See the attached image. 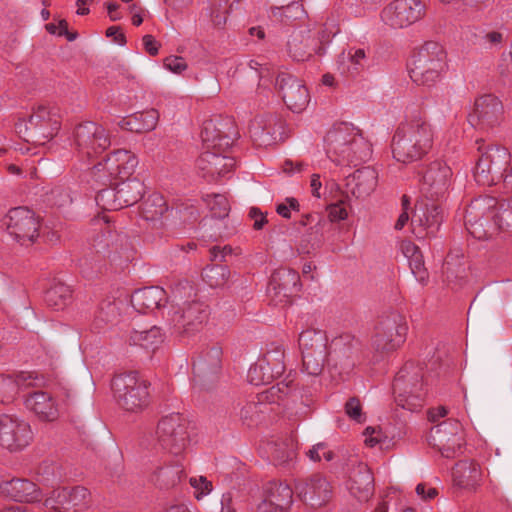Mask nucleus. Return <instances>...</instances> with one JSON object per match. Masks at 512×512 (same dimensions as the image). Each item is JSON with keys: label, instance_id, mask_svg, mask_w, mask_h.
Masks as SVG:
<instances>
[{"label": "nucleus", "instance_id": "obj_1", "mask_svg": "<svg viewBox=\"0 0 512 512\" xmlns=\"http://www.w3.org/2000/svg\"><path fill=\"white\" fill-rule=\"evenodd\" d=\"M468 232L479 240L491 238L499 231L512 232V198L497 201L492 196H480L465 212Z\"/></svg>", "mask_w": 512, "mask_h": 512}, {"label": "nucleus", "instance_id": "obj_2", "mask_svg": "<svg viewBox=\"0 0 512 512\" xmlns=\"http://www.w3.org/2000/svg\"><path fill=\"white\" fill-rule=\"evenodd\" d=\"M433 145V130L422 117H415L397 128L392 139L393 158L400 163L409 164L421 160L429 153Z\"/></svg>", "mask_w": 512, "mask_h": 512}, {"label": "nucleus", "instance_id": "obj_3", "mask_svg": "<svg viewBox=\"0 0 512 512\" xmlns=\"http://www.w3.org/2000/svg\"><path fill=\"white\" fill-rule=\"evenodd\" d=\"M328 157L337 164H354L371 156V145L360 130L348 123H340L330 129L325 137Z\"/></svg>", "mask_w": 512, "mask_h": 512}, {"label": "nucleus", "instance_id": "obj_4", "mask_svg": "<svg viewBox=\"0 0 512 512\" xmlns=\"http://www.w3.org/2000/svg\"><path fill=\"white\" fill-rule=\"evenodd\" d=\"M62 123L60 108L54 104H39L33 107L28 118L15 124L17 133L27 142L44 145L59 132Z\"/></svg>", "mask_w": 512, "mask_h": 512}, {"label": "nucleus", "instance_id": "obj_5", "mask_svg": "<svg viewBox=\"0 0 512 512\" xmlns=\"http://www.w3.org/2000/svg\"><path fill=\"white\" fill-rule=\"evenodd\" d=\"M150 382L138 372L115 375L111 389L117 404L126 412L140 413L150 404Z\"/></svg>", "mask_w": 512, "mask_h": 512}, {"label": "nucleus", "instance_id": "obj_6", "mask_svg": "<svg viewBox=\"0 0 512 512\" xmlns=\"http://www.w3.org/2000/svg\"><path fill=\"white\" fill-rule=\"evenodd\" d=\"M445 68L446 52L443 46L429 41L412 56L409 74L417 85L431 87L440 80Z\"/></svg>", "mask_w": 512, "mask_h": 512}, {"label": "nucleus", "instance_id": "obj_7", "mask_svg": "<svg viewBox=\"0 0 512 512\" xmlns=\"http://www.w3.org/2000/svg\"><path fill=\"white\" fill-rule=\"evenodd\" d=\"M480 156L477 160L474 177L478 184L492 186L504 183L508 173L511 155L501 146L487 145L484 141H477Z\"/></svg>", "mask_w": 512, "mask_h": 512}, {"label": "nucleus", "instance_id": "obj_8", "mask_svg": "<svg viewBox=\"0 0 512 512\" xmlns=\"http://www.w3.org/2000/svg\"><path fill=\"white\" fill-rule=\"evenodd\" d=\"M393 391L398 406L409 411L421 408L425 396L422 368L406 363L395 376Z\"/></svg>", "mask_w": 512, "mask_h": 512}, {"label": "nucleus", "instance_id": "obj_9", "mask_svg": "<svg viewBox=\"0 0 512 512\" xmlns=\"http://www.w3.org/2000/svg\"><path fill=\"white\" fill-rule=\"evenodd\" d=\"M364 360L361 342L351 335H341L330 346L328 362L333 373L341 379L349 376L354 368Z\"/></svg>", "mask_w": 512, "mask_h": 512}, {"label": "nucleus", "instance_id": "obj_10", "mask_svg": "<svg viewBox=\"0 0 512 512\" xmlns=\"http://www.w3.org/2000/svg\"><path fill=\"white\" fill-rule=\"evenodd\" d=\"M407 331L405 317L393 312L379 320L371 339V346L379 353L395 351L405 342Z\"/></svg>", "mask_w": 512, "mask_h": 512}, {"label": "nucleus", "instance_id": "obj_11", "mask_svg": "<svg viewBox=\"0 0 512 512\" xmlns=\"http://www.w3.org/2000/svg\"><path fill=\"white\" fill-rule=\"evenodd\" d=\"M304 370L312 376L322 373L327 361V337L321 330L307 329L299 335Z\"/></svg>", "mask_w": 512, "mask_h": 512}, {"label": "nucleus", "instance_id": "obj_12", "mask_svg": "<svg viewBox=\"0 0 512 512\" xmlns=\"http://www.w3.org/2000/svg\"><path fill=\"white\" fill-rule=\"evenodd\" d=\"M74 148L82 158H92L104 152L111 140L108 131L100 124L86 121L77 125L73 133Z\"/></svg>", "mask_w": 512, "mask_h": 512}, {"label": "nucleus", "instance_id": "obj_13", "mask_svg": "<svg viewBox=\"0 0 512 512\" xmlns=\"http://www.w3.org/2000/svg\"><path fill=\"white\" fill-rule=\"evenodd\" d=\"M156 434L162 448L175 456L181 455L189 444L188 422L180 414L163 417Z\"/></svg>", "mask_w": 512, "mask_h": 512}, {"label": "nucleus", "instance_id": "obj_14", "mask_svg": "<svg viewBox=\"0 0 512 512\" xmlns=\"http://www.w3.org/2000/svg\"><path fill=\"white\" fill-rule=\"evenodd\" d=\"M8 233L21 245L32 244L39 236V219L27 207L11 209L5 217Z\"/></svg>", "mask_w": 512, "mask_h": 512}, {"label": "nucleus", "instance_id": "obj_15", "mask_svg": "<svg viewBox=\"0 0 512 512\" xmlns=\"http://www.w3.org/2000/svg\"><path fill=\"white\" fill-rule=\"evenodd\" d=\"M425 11L420 0H394L383 8L381 19L393 29H402L422 19Z\"/></svg>", "mask_w": 512, "mask_h": 512}, {"label": "nucleus", "instance_id": "obj_16", "mask_svg": "<svg viewBox=\"0 0 512 512\" xmlns=\"http://www.w3.org/2000/svg\"><path fill=\"white\" fill-rule=\"evenodd\" d=\"M91 504V493L83 486L57 488L45 500V506L57 512H83Z\"/></svg>", "mask_w": 512, "mask_h": 512}, {"label": "nucleus", "instance_id": "obj_17", "mask_svg": "<svg viewBox=\"0 0 512 512\" xmlns=\"http://www.w3.org/2000/svg\"><path fill=\"white\" fill-rule=\"evenodd\" d=\"M452 169L443 161L431 162L423 172L420 189L426 199L441 200L452 184Z\"/></svg>", "mask_w": 512, "mask_h": 512}, {"label": "nucleus", "instance_id": "obj_18", "mask_svg": "<svg viewBox=\"0 0 512 512\" xmlns=\"http://www.w3.org/2000/svg\"><path fill=\"white\" fill-rule=\"evenodd\" d=\"M275 88L286 107L294 113L304 111L310 102V93L305 83L290 73H279Z\"/></svg>", "mask_w": 512, "mask_h": 512}, {"label": "nucleus", "instance_id": "obj_19", "mask_svg": "<svg viewBox=\"0 0 512 512\" xmlns=\"http://www.w3.org/2000/svg\"><path fill=\"white\" fill-rule=\"evenodd\" d=\"M443 221V208L437 200H422L415 205L411 218L412 232L417 238L434 236Z\"/></svg>", "mask_w": 512, "mask_h": 512}, {"label": "nucleus", "instance_id": "obj_20", "mask_svg": "<svg viewBox=\"0 0 512 512\" xmlns=\"http://www.w3.org/2000/svg\"><path fill=\"white\" fill-rule=\"evenodd\" d=\"M33 440L28 422L8 414L0 416V446L9 451H20Z\"/></svg>", "mask_w": 512, "mask_h": 512}, {"label": "nucleus", "instance_id": "obj_21", "mask_svg": "<svg viewBox=\"0 0 512 512\" xmlns=\"http://www.w3.org/2000/svg\"><path fill=\"white\" fill-rule=\"evenodd\" d=\"M503 118L502 102L494 95H483L476 99L474 110L469 115V122L472 126L488 130L498 126Z\"/></svg>", "mask_w": 512, "mask_h": 512}, {"label": "nucleus", "instance_id": "obj_22", "mask_svg": "<svg viewBox=\"0 0 512 512\" xmlns=\"http://www.w3.org/2000/svg\"><path fill=\"white\" fill-rule=\"evenodd\" d=\"M431 439L444 457L452 458L463 443L462 425L455 419L444 421L431 429Z\"/></svg>", "mask_w": 512, "mask_h": 512}, {"label": "nucleus", "instance_id": "obj_23", "mask_svg": "<svg viewBox=\"0 0 512 512\" xmlns=\"http://www.w3.org/2000/svg\"><path fill=\"white\" fill-rule=\"evenodd\" d=\"M128 246L126 235L113 231L108 227L98 234L92 243L94 252L112 263H117L122 258H129Z\"/></svg>", "mask_w": 512, "mask_h": 512}, {"label": "nucleus", "instance_id": "obj_24", "mask_svg": "<svg viewBox=\"0 0 512 512\" xmlns=\"http://www.w3.org/2000/svg\"><path fill=\"white\" fill-rule=\"evenodd\" d=\"M208 307L202 302L187 303L181 311H176L172 317L175 328L179 333L192 335L203 328L208 319Z\"/></svg>", "mask_w": 512, "mask_h": 512}, {"label": "nucleus", "instance_id": "obj_25", "mask_svg": "<svg viewBox=\"0 0 512 512\" xmlns=\"http://www.w3.org/2000/svg\"><path fill=\"white\" fill-rule=\"evenodd\" d=\"M296 492L302 501L316 508L329 501L332 489L325 477L314 474L305 480H300L296 484Z\"/></svg>", "mask_w": 512, "mask_h": 512}, {"label": "nucleus", "instance_id": "obj_26", "mask_svg": "<svg viewBox=\"0 0 512 512\" xmlns=\"http://www.w3.org/2000/svg\"><path fill=\"white\" fill-rule=\"evenodd\" d=\"M236 165L235 159L229 155V150H205L197 159V167L204 177L215 180L230 173Z\"/></svg>", "mask_w": 512, "mask_h": 512}, {"label": "nucleus", "instance_id": "obj_27", "mask_svg": "<svg viewBox=\"0 0 512 512\" xmlns=\"http://www.w3.org/2000/svg\"><path fill=\"white\" fill-rule=\"evenodd\" d=\"M347 488L351 495L360 501H366L373 493L374 477L367 464L351 461Z\"/></svg>", "mask_w": 512, "mask_h": 512}, {"label": "nucleus", "instance_id": "obj_28", "mask_svg": "<svg viewBox=\"0 0 512 512\" xmlns=\"http://www.w3.org/2000/svg\"><path fill=\"white\" fill-rule=\"evenodd\" d=\"M232 129V124L228 122L224 123L214 119L205 121L201 131L205 150H229L233 142L230 132Z\"/></svg>", "mask_w": 512, "mask_h": 512}, {"label": "nucleus", "instance_id": "obj_29", "mask_svg": "<svg viewBox=\"0 0 512 512\" xmlns=\"http://www.w3.org/2000/svg\"><path fill=\"white\" fill-rule=\"evenodd\" d=\"M293 503V490L284 482L271 481L265 490V499L259 505L262 512H287Z\"/></svg>", "mask_w": 512, "mask_h": 512}, {"label": "nucleus", "instance_id": "obj_30", "mask_svg": "<svg viewBox=\"0 0 512 512\" xmlns=\"http://www.w3.org/2000/svg\"><path fill=\"white\" fill-rule=\"evenodd\" d=\"M26 408L40 421L53 422L59 417L58 405L53 396L45 391L30 393L25 399Z\"/></svg>", "mask_w": 512, "mask_h": 512}, {"label": "nucleus", "instance_id": "obj_31", "mask_svg": "<svg viewBox=\"0 0 512 512\" xmlns=\"http://www.w3.org/2000/svg\"><path fill=\"white\" fill-rule=\"evenodd\" d=\"M378 183V173L372 167H363L346 178L347 192L356 198H366L375 190Z\"/></svg>", "mask_w": 512, "mask_h": 512}, {"label": "nucleus", "instance_id": "obj_32", "mask_svg": "<svg viewBox=\"0 0 512 512\" xmlns=\"http://www.w3.org/2000/svg\"><path fill=\"white\" fill-rule=\"evenodd\" d=\"M452 475L454 484L468 491H476L483 480V471L475 461H460L453 468Z\"/></svg>", "mask_w": 512, "mask_h": 512}, {"label": "nucleus", "instance_id": "obj_33", "mask_svg": "<svg viewBox=\"0 0 512 512\" xmlns=\"http://www.w3.org/2000/svg\"><path fill=\"white\" fill-rule=\"evenodd\" d=\"M167 302L166 291L158 286L144 287L136 290L131 296V304L140 313L153 311Z\"/></svg>", "mask_w": 512, "mask_h": 512}, {"label": "nucleus", "instance_id": "obj_34", "mask_svg": "<svg viewBox=\"0 0 512 512\" xmlns=\"http://www.w3.org/2000/svg\"><path fill=\"white\" fill-rule=\"evenodd\" d=\"M106 165L115 179L128 180L135 172L138 159L131 151L119 149L106 157Z\"/></svg>", "mask_w": 512, "mask_h": 512}, {"label": "nucleus", "instance_id": "obj_35", "mask_svg": "<svg viewBox=\"0 0 512 512\" xmlns=\"http://www.w3.org/2000/svg\"><path fill=\"white\" fill-rule=\"evenodd\" d=\"M222 349L219 346H212L203 351L193 361L194 376L200 381L213 378L221 369Z\"/></svg>", "mask_w": 512, "mask_h": 512}, {"label": "nucleus", "instance_id": "obj_36", "mask_svg": "<svg viewBox=\"0 0 512 512\" xmlns=\"http://www.w3.org/2000/svg\"><path fill=\"white\" fill-rule=\"evenodd\" d=\"M186 477L185 466L180 461L157 467L150 475V481L159 489L176 487Z\"/></svg>", "mask_w": 512, "mask_h": 512}, {"label": "nucleus", "instance_id": "obj_37", "mask_svg": "<svg viewBox=\"0 0 512 512\" xmlns=\"http://www.w3.org/2000/svg\"><path fill=\"white\" fill-rule=\"evenodd\" d=\"M269 289L276 294L290 297L300 290V276L297 271L289 268L277 269L271 276Z\"/></svg>", "mask_w": 512, "mask_h": 512}, {"label": "nucleus", "instance_id": "obj_38", "mask_svg": "<svg viewBox=\"0 0 512 512\" xmlns=\"http://www.w3.org/2000/svg\"><path fill=\"white\" fill-rule=\"evenodd\" d=\"M315 44L309 31H294L287 43L288 52L294 60L305 61L312 56Z\"/></svg>", "mask_w": 512, "mask_h": 512}, {"label": "nucleus", "instance_id": "obj_39", "mask_svg": "<svg viewBox=\"0 0 512 512\" xmlns=\"http://www.w3.org/2000/svg\"><path fill=\"white\" fill-rule=\"evenodd\" d=\"M4 491L15 501L35 502L40 499L41 493L36 484L27 480L15 478L4 484Z\"/></svg>", "mask_w": 512, "mask_h": 512}, {"label": "nucleus", "instance_id": "obj_40", "mask_svg": "<svg viewBox=\"0 0 512 512\" xmlns=\"http://www.w3.org/2000/svg\"><path fill=\"white\" fill-rule=\"evenodd\" d=\"M159 120V112L155 109L135 113L120 123L123 129L131 132L142 133L155 129Z\"/></svg>", "mask_w": 512, "mask_h": 512}, {"label": "nucleus", "instance_id": "obj_41", "mask_svg": "<svg viewBox=\"0 0 512 512\" xmlns=\"http://www.w3.org/2000/svg\"><path fill=\"white\" fill-rule=\"evenodd\" d=\"M120 209L134 205L143 194V184L136 178L122 181L116 185Z\"/></svg>", "mask_w": 512, "mask_h": 512}, {"label": "nucleus", "instance_id": "obj_42", "mask_svg": "<svg viewBox=\"0 0 512 512\" xmlns=\"http://www.w3.org/2000/svg\"><path fill=\"white\" fill-rule=\"evenodd\" d=\"M274 121L270 119L268 122L255 118L249 125V134L252 140L259 146H269L277 141L275 129L271 128V123Z\"/></svg>", "mask_w": 512, "mask_h": 512}, {"label": "nucleus", "instance_id": "obj_43", "mask_svg": "<svg viewBox=\"0 0 512 512\" xmlns=\"http://www.w3.org/2000/svg\"><path fill=\"white\" fill-rule=\"evenodd\" d=\"M128 342L130 345H137L146 350H155L163 342V335L160 328L153 326L148 330H133Z\"/></svg>", "mask_w": 512, "mask_h": 512}, {"label": "nucleus", "instance_id": "obj_44", "mask_svg": "<svg viewBox=\"0 0 512 512\" xmlns=\"http://www.w3.org/2000/svg\"><path fill=\"white\" fill-rule=\"evenodd\" d=\"M123 305L121 300L102 301L95 316V325L102 328L103 325L117 323Z\"/></svg>", "mask_w": 512, "mask_h": 512}, {"label": "nucleus", "instance_id": "obj_45", "mask_svg": "<svg viewBox=\"0 0 512 512\" xmlns=\"http://www.w3.org/2000/svg\"><path fill=\"white\" fill-rule=\"evenodd\" d=\"M295 391L293 380H282L275 385L259 393V400L267 403L280 404Z\"/></svg>", "mask_w": 512, "mask_h": 512}, {"label": "nucleus", "instance_id": "obj_46", "mask_svg": "<svg viewBox=\"0 0 512 512\" xmlns=\"http://www.w3.org/2000/svg\"><path fill=\"white\" fill-rule=\"evenodd\" d=\"M72 300L70 286L58 282L52 285L45 294L46 303L55 310L64 309Z\"/></svg>", "mask_w": 512, "mask_h": 512}, {"label": "nucleus", "instance_id": "obj_47", "mask_svg": "<svg viewBox=\"0 0 512 512\" xmlns=\"http://www.w3.org/2000/svg\"><path fill=\"white\" fill-rule=\"evenodd\" d=\"M167 211L165 199L160 194H152L141 204V214L147 221L160 219Z\"/></svg>", "mask_w": 512, "mask_h": 512}, {"label": "nucleus", "instance_id": "obj_48", "mask_svg": "<svg viewBox=\"0 0 512 512\" xmlns=\"http://www.w3.org/2000/svg\"><path fill=\"white\" fill-rule=\"evenodd\" d=\"M268 446L275 464H284L295 456V443L291 438L272 442Z\"/></svg>", "mask_w": 512, "mask_h": 512}, {"label": "nucleus", "instance_id": "obj_49", "mask_svg": "<svg viewBox=\"0 0 512 512\" xmlns=\"http://www.w3.org/2000/svg\"><path fill=\"white\" fill-rule=\"evenodd\" d=\"M366 52L362 48H350L347 56L342 53L339 60V69L342 73H351L359 71L364 67Z\"/></svg>", "mask_w": 512, "mask_h": 512}, {"label": "nucleus", "instance_id": "obj_50", "mask_svg": "<svg viewBox=\"0 0 512 512\" xmlns=\"http://www.w3.org/2000/svg\"><path fill=\"white\" fill-rule=\"evenodd\" d=\"M203 280L212 288L224 286L230 277V270L225 265H209L202 272Z\"/></svg>", "mask_w": 512, "mask_h": 512}, {"label": "nucleus", "instance_id": "obj_51", "mask_svg": "<svg viewBox=\"0 0 512 512\" xmlns=\"http://www.w3.org/2000/svg\"><path fill=\"white\" fill-rule=\"evenodd\" d=\"M247 377L251 384L258 386L270 383L278 376L274 374L273 369L261 359L249 368Z\"/></svg>", "mask_w": 512, "mask_h": 512}, {"label": "nucleus", "instance_id": "obj_52", "mask_svg": "<svg viewBox=\"0 0 512 512\" xmlns=\"http://www.w3.org/2000/svg\"><path fill=\"white\" fill-rule=\"evenodd\" d=\"M203 199L209 207L213 217L222 219L229 215L230 203L225 195L207 194Z\"/></svg>", "mask_w": 512, "mask_h": 512}, {"label": "nucleus", "instance_id": "obj_53", "mask_svg": "<svg viewBox=\"0 0 512 512\" xmlns=\"http://www.w3.org/2000/svg\"><path fill=\"white\" fill-rule=\"evenodd\" d=\"M89 180L93 186L98 185H111L112 181L115 180L113 173L107 169L106 158L95 164L89 170Z\"/></svg>", "mask_w": 512, "mask_h": 512}, {"label": "nucleus", "instance_id": "obj_54", "mask_svg": "<svg viewBox=\"0 0 512 512\" xmlns=\"http://www.w3.org/2000/svg\"><path fill=\"white\" fill-rule=\"evenodd\" d=\"M95 201L103 210H120L117 187H108L97 192Z\"/></svg>", "mask_w": 512, "mask_h": 512}, {"label": "nucleus", "instance_id": "obj_55", "mask_svg": "<svg viewBox=\"0 0 512 512\" xmlns=\"http://www.w3.org/2000/svg\"><path fill=\"white\" fill-rule=\"evenodd\" d=\"M285 351L281 345L275 346L273 349L269 350L265 356L263 357V362L267 363L270 366L274 374L278 377L281 376L285 371Z\"/></svg>", "mask_w": 512, "mask_h": 512}, {"label": "nucleus", "instance_id": "obj_56", "mask_svg": "<svg viewBox=\"0 0 512 512\" xmlns=\"http://www.w3.org/2000/svg\"><path fill=\"white\" fill-rule=\"evenodd\" d=\"M17 394V384L13 376L0 374V403L12 402Z\"/></svg>", "mask_w": 512, "mask_h": 512}, {"label": "nucleus", "instance_id": "obj_57", "mask_svg": "<svg viewBox=\"0 0 512 512\" xmlns=\"http://www.w3.org/2000/svg\"><path fill=\"white\" fill-rule=\"evenodd\" d=\"M265 402H261L259 399L257 402H247L240 410V418L247 425H251L258 420L259 414L264 411L261 409Z\"/></svg>", "mask_w": 512, "mask_h": 512}, {"label": "nucleus", "instance_id": "obj_58", "mask_svg": "<svg viewBox=\"0 0 512 512\" xmlns=\"http://www.w3.org/2000/svg\"><path fill=\"white\" fill-rule=\"evenodd\" d=\"M189 483L194 489V496L197 500H201L213 489L212 482L209 481L205 476L191 477Z\"/></svg>", "mask_w": 512, "mask_h": 512}, {"label": "nucleus", "instance_id": "obj_59", "mask_svg": "<svg viewBox=\"0 0 512 512\" xmlns=\"http://www.w3.org/2000/svg\"><path fill=\"white\" fill-rule=\"evenodd\" d=\"M409 266L415 278L420 283H426L428 279V272L424 266V259L422 253H418L417 255L408 259Z\"/></svg>", "mask_w": 512, "mask_h": 512}, {"label": "nucleus", "instance_id": "obj_60", "mask_svg": "<svg viewBox=\"0 0 512 512\" xmlns=\"http://www.w3.org/2000/svg\"><path fill=\"white\" fill-rule=\"evenodd\" d=\"M15 383L17 384V392L19 393L23 389L33 387L39 381L37 374L33 372H20L13 376Z\"/></svg>", "mask_w": 512, "mask_h": 512}, {"label": "nucleus", "instance_id": "obj_61", "mask_svg": "<svg viewBox=\"0 0 512 512\" xmlns=\"http://www.w3.org/2000/svg\"><path fill=\"white\" fill-rule=\"evenodd\" d=\"M307 456L314 462L320 461L322 458L331 461L334 454L327 448L326 444L318 443L308 450Z\"/></svg>", "mask_w": 512, "mask_h": 512}, {"label": "nucleus", "instance_id": "obj_62", "mask_svg": "<svg viewBox=\"0 0 512 512\" xmlns=\"http://www.w3.org/2000/svg\"><path fill=\"white\" fill-rule=\"evenodd\" d=\"M346 414L357 422H363L365 417L362 413V405L360 400L356 397L350 398L345 404Z\"/></svg>", "mask_w": 512, "mask_h": 512}, {"label": "nucleus", "instance_id": "obj_63", "mask_svg": "<svg viewBox=\"0 0 512 512\" xmlns=\"http://www.w3.org/2000/svg\"><path fill=\"white\" fill-rule=\"evenodd\" d=\"M46 29L51 34H58L59 36L65 35L69 41H73L76 38L75 33L68 32V23L66 20H60L58 25L49 23L46 25Z\"/></svg>", "mask_w": 512, "mask_h": 512}, {"label": "nucleus", "instance_id": "obj_64", "mask_svg": "<svg viewBox=\"0 0 512 512\" xmlns=\"http://www.w3.org/2000/svg\"><path fill=\"white\" fill-rule=\"evenodd\" d=\"M164 66L173 73L180 74L187 68L186 61L180 56H170L164 60Z\"/></svg>", "mask_w": 512, "mask_h": 512}]
</instances>
